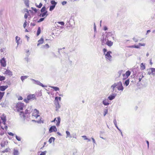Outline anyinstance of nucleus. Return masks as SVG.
I'll return each mask as SVG.
<instances>
[{
  "label": "nucleus",
  "mask_w": 155,
  "mask_h": 155,
  "mask_svg": "<svg viewBox=\"0 0 155 155\" xmlns=\"http://www.w3.org/2000/svg\"><path fill=\"white\" fill-rule=\"evenodd\" d=\"M56 110H57L58 109H59L60 107V106L59 105V103L58 102V103H56Z\"/></svg>",
  "instance_id": "32"
},
{
  "label": "nucleus",
  "mask_w": 155,
  "mask_h": 155,
  "mask_svg": "<svg viewBox=\"0 0 155 155\" xmlns=\"http://www.w3.org/2000/svg\"><path fill=\"white\" fill-rule=\"evenodd\" d=\"M35 99V95L34 94H30L28 95L27 98L24 99V101L26 103H28L29 101L33 100Z\"/></svg>",
  "instance_id": "2"
},
{
  "label": "nucleus",
  "mask_w": 155,
  "mask_h": 155,
  "mask_svg": "<svg viewBox=\"0 0 155 155\" xmlns=\"http://www.w3.org/2000/svg\"><path fill=\"white\" fill-rule=\"evenodd\" d=\"M0 63L2 66L5 67L6 66V61L4 58L0 60Z\"/></svg>",
  "instance_id": "6"
},
{
  "label": "nucleus",
  "mask_w": 155,
  "mask_h": 155,
  "mask_svg": "<svg viewBox=\"0 0 155 155\" xmlns=\"http://www.w3.org/2000/svg\"><path fill=\"white\" fill-rule=\"evenodd\" d=\"M55 140V138L54 137H51L49 139L48 142L50 143H52V140L54 142Z\"/></svg>",
  "instance_id": "23"
},
{
  "label": "nucleus",
  "mask_w": 155,
  "mask_h": 155,
  "mask_svg": "<svg viewBox=\"0 0 155 155\" xmlns=\"http://www.w3.org/2000/svg\"><path fill=\"white\" fill-rule=\"evenodd\" d=\"M101 39L102 40L101 41V45H104L106 44V42L107 41V40H108L107 38H104V37H103L102 38L101 37Z\"/></svg>",
  "instance_id": "12"
},
{
  "label": "nucleus",
  "mask_w": 155,
  "mask_h": 155,
  "mask_svg": "<svg viewBox=\"0 0 155 155\" xmlns=\"http://www.w3.org/2000/svg\"><path fill=\"white\" fill-rule=\"evenodd\" d=\"M51 88L53 89L54 90H55V91H59V88L57 87H54V86H50V87Z\"/></svg>",
  "instance_id": "22"
},
{
  "label": "nucleus",
  "mask_w": 155,
  "mask_h": 155,
  "mask_svg": "<svg viewBox=\"0 0 155 155\" xmlns=\"http://www.w3.org/2000/svg\"><path fill=\"white\" fill-rule=\"evenodd\" d=\"M20 40V38H19L18 36H16L15 37V40L16 42L17 43V45H18L19 44V41Z\"/></svg>",
  "instance_id": "20"
},
{
  "label": "nucleus",
  "mask_w": 155,
  "mask_h": 155,
  "mask_svg": "<svg viewBox=\"0 0 155 155\" xmlns=\"http://www.w3.org/2000/svg\"><path fill=\"white\" fill-rule=\"evenodd\" d=\"M103 104L105 106H108L109 105V103H108V100L105 99L102 101Z\"/></svg>",
  "instance_id": "16"
},
{
  "label": "nucleus",
  "mask_w": 155,
  "mask_h": 155,
  "mask_svg": "<svg viewBox=\"0 0 155 155\" xmlns=\"http://www.w3.org/2000/svg\"><path fill=\"white\" fill-rule=\"evenodd\" d=\"M35 5L37 7L39 8H40L42 7V4L41 3H40L39 4V5H37L36 3Z\"/></svg>",
  "instance_id": "36"
},
{
  "label": "nucleus",
  "mask_w": 155,
  "mask_h": 155,
  "mask_svg": "<svg viewBox=\"0 0 155 155\" xmlns=\"http://www.w3.org/2000/svg\"><path fill=\"white\" fill-rule=\"evenodd\" d=\"M14 155H18L19 152L18 150L14 149L13 153Z\"/></svg>",
  "instance_id": "27"
},
{
  "label": "nucleus",
  "mask_w": 155,
  "mask_h": 155,
  "mask_svg": "<svg viewBox=\"0 0 155 155\" xmlns=\"http://www.w3.org/2000/svg\"><path fill=\"white\" fill-rule=\"evenodd\" d=\"M139 46H144L145 45V44L144 43H139Z\"/></svg>",
  "instance_id": "56"
},
{
  "label": "nucleus",
  "mask_w": 155,
  "mask_h": 155,
  "mask_svg": "<svg viewBox=\"0 0 155 155\" xmlns=\"http://www.w3.org/2000/svg\"><path fill=\"white\" fill-rule=\"evenodd\" d=\"M5 69L6 70V71L4 72V74H6L10 77L12 76V73L11 71L8 69Z\"/></svg>",
  "instance_id": "8"
},
{
  "label": "nucleus",
  "mask_w": 155,
  "mask_h": 155,
  "mask_svg": "<svg viewBox=\"0 0 155 155\" xmlns=\"http://www.w3.org/2000/svg\"><path fill=\"white\" fill-rule=\"evenodd\" d=\"M32 108V106H31L30 107H29L27 109H28V110H30V111H29V113H31V112Z\"/></svg>",
  "instance_id": "44"
},
{
  "label": "nucleus",
  "mask_w": 155,
  "mask_h": 155,
  "mask_svg": "<svg viewBox=\"0 0 155 155\" xmlns=\"http://www.w3.org/2000/svg\"><path fill=\"white\" fill-rule=\"evenodd\" d=\"M51 3L53 5H54L55 6V5L56 4V3L54 1H51Z\"/></svg>",
  "instance_id": "43"
},
{
  "label": "nucleus",
  "mask_w": 155,
  "mask_h": 155,
  "mask_svg": "<svg viewBox=\"0 0 155 155\" xmlns=\"http://www.w3.org/2000/svg\"><path fill=\"white\" fill-rule=\"evenodd\" d=\"M104 116H105L106 115V114H107V110L105 109L104 110Z\"/></svg>",
  "instance_id": "48"
},
{
  "label": "nucleus",
  "mask_w": 155,
  "mask_h": 155,
  "mask_svg": "<svg viewBox=\"0 0 155 155\" xmlns=\"http://www.w3.org/2000/svg\"><path fill=\"white\" fill-rule=\"evenodd\" d=\"M116 85V88L117 89L118 91H122L124 90V87L122 85V84L121 81L115 83Z\"/></svg>",
  "instance_id": "3"
},
{
  "label": "nucleus",
  "mask_w": 155,
  "mask_h": 155,
  "mask_svg": "<svg viewBox=\"0 0 155 155\" xmlns=\"http://www.w3.org/2000/svg\"><path fill=\"white\" fill-rule=\"evenodd\" d=\"M31 80L33 81V83L35 84H37L42 86L43 87H46V86L44 85L42 83H41L38 80H35L33 79H31Z\"/></svg>",
  "instance_id": "5"
},
{
  "label": "nucleus",
  "mask_w": 155,
  "mask_h": 155,
  "mask_svg": "<svg viewBox=\"0 0 155 155\" xmlns=\"http://www.w3.org/2000/svg\"><path fill=\"white\" fill-rule=\"evenodd\" d=\"M57 131V129L55 126H51L49 129V132L50 133L53 132H56Z\"/></svg>",
  "instance_id": "7"
},
{
  "label": "nucleus",
  "mask_w": 155,
  "mask_h": 155,
  "mask_svg": "<svg viewBox=\"0 0 155 155\" xmlns=\"http://www.w3.org/2000/svg\"><path fill=\"white\" fill-rule=\"evenodd\" d=\"M45 47H47V48H48L49 47V46L48 44H46L45 45H43L42 47V48H45Z\"/></svg>",
  "instance_id": "40"
},
{
  "label": "nucleus",
  "mask_w": 155,
  "mask_h": 155,
  "mask_svg": "<svg viewBox=\"0 0 155 155\" xmlns=\"http://www.w3.org/2000/svg\"><path fill=\"white\" fill-rule=\"evenodd\" d=\"M58 23L62 25H64V23L63 21L58 22Z\"/></svg>",
  "instance_id": "49"
},
{
  "label": "nucleus",
  "mask_w": 155,
  "mask_h": 155,
  "mask_svg": "<svg viewBox=\"0 0 155 155\" xmlns=\"http://www.w3.org/2000/svg\"><path fill=\"white\" fill-rule=\"evenodd\" d=\"M58 97H55V102L56 103H58Z\"/></svg>",
  "instance_id": "47"
},
{
  "label": "nucleus",
  "mask_w": 155,
  "mask_h": 155,
  "mask_svg": "<svg viewBox=\"0 0 155 155\" xmlns=\"http://www.w3.org/2000/svg\"><path fill=\"white\" fill-rule=\"evenodd\" d=\"M134 48H140V46L138 45H134Z\"/></svg>",
  "instance_id": "62"
},
{
  "label": "nucleus",
  "mask_w": 155,
  "mask_h": 155,
  "mask_svg": "<svg viewBox=\"0 0 155 155\" xmlns=\"http://www.w3.org/2000/svg\"><path fill=\"white\" fill-rule=\"evenodd\" d=\"M41 33V28L40 27L38 28V30L37 31V35L38 36V35Z\"/></svg>",
  "instance_id": "34"
},
{
  "label": "nucleus",
  "mask_w": 155,
  "mask_h": 155,
  "mask_svg": "<svg viewBox=\"0 0 155 155\" xmlns=\"http://www.w3.org/2000/svg\"><path fill=\"white\" fill-rule=\"evenodd\" d=\"M5 79V77L3 76H1L0 75V81H2L4 80Z\"/></svg>",
  "instance_id": "39"
},
{
  "label": "nucleus",
  "mask_w": 155,
  "mask_h": 155,
  "mask_svg": "<svg viewBox=\"0 0 155 155\" xmlns=\"http://www.w3.org/2000/svg\"><path fill=\"white\" fill-rule=\"evenodd\" d=\"M46 8L45 6L43 7L41 10V13L44 12H45Z\"/></svg>",
  "instance_id": "33"
},
{
  "label": "nucleus",
  "mask_w": 155,
  "mask_h": 155,
  "mask_svg": "<svg viewBox=\"0 0 155 155\" xmlns=\"http://www.w3.org/2000/svg\"><path fill=\"white\" fill-rule=\"evenodd\" d=\"M1 119L3 121H6V117L4 114H3L2 116L1 117Z\"/></svg>",
  "instance_id": "21"
},
{
  "label": "nucleus",
  "mask_w": 155,
  "mask_h": 155,
  "mask_svg": "<svg viewBox=\"0 0 155 155\" xmlns=\"http://www.w3.org/2000/svg\"><path fill=\"white\" fill-rule=\"evenodd\" d=\"M4 93V92H0V101L2 99L3 97V96Z\"/></svg>",
  "instance_id": "30"
},
{
  "label": "nucleus",
  "mask_w": 155,
  "mask_h": 155,
  "mask_svg": "<svg viewBox=\"0 0 155 155\" xmlns=\"http://www.w3.org/2000/svg\"><path fill=\"white\" fill-rule=\"evenodd\" d=\"M116 95L117 94H112V95L109 96L108 97V99L110 101H112L115 98Z\"/></svg>",
  "instance_id": "11"
},
{
  "label": "nucleus",
  "mask_w": 155,
  "mask_h": 155,
  "mask_svg": "<svg viewBox=\"0 0 155 155\" xmlns=\"http://www.w3.org/2000/svg\"><path fill=\"white\" fill-rule=\"evenodd\" d=\"M28 111H30V110L27 109H26V110H25V114H29V113Z\"/></svg>",
  "instance_id": "51"
},
{
  "label": "nucleus",
  "mask_w": 155,
  "mask_h": 155,
  "mask_svg": "<svg viewBox=\"0 0 155 155\" xmlns=\"http://www.w3.org/2000/svg\"><path fill=\"white\" fill-rule=\"evenodd\" d=\"M67 2L66 1H63L62 2V5H64L67 4Z\"/></svg>",
  "instance_id": "57"
},
{
  "label": "nucleus",
  "mask_w": 155,
  "mask_h": 155,
  "mask_svg": "<svg viewBox=\"0 0 155 155\" xmlns=\"http://www.w3.org/2000/svg\"><path fill=\"white\" fill-rule=\"evenodd\" d=\"M150 71H151L152 73V74H155V68H151L150 69Z\"/></svg>",
  "instance_id": "24"
},
{
  "label": "nucleus",
  "mask_w": 155,
  "mask_h": 155,
  "mask_svg": "<svg viewBox=\"0 0 155 155\" xmlns=\"http://www.w3.org/2000/svg\"><path fill=\"white\" fill-rule=\"evenodd\" d=\"M112 53L111 51H109L107 52L106 54H105V58L110 61H111L112 60V57L110 55V54Z\"/></svg>",
  "instance_id": "4"
},
{
  "label": "nucleus",
  "mask_w": 155,
  "mask_h": 155,
  "mask_svg": "<svg viewBox=\"0 0 155 155\" xmlns=\"http://www.w3.org/2000/svg\"><path fill=\"white\" fill-rule=\"evenodd\" d=\"M116 84H115V83L112 84L111 86V88L112 89L111 91L112 92L115 91V92H117V90H115V89L116 87Z\"/></svg>",
  "instance_id": "14"
},
{
  "label": "nucleus",
  "mask_w": 155,
  "mask_h": 155,
  "mask_svg": "<svg viewBox=\"0 0 155 155\" xmlns=\"http://www.w3.org/2000/svg\"><path fill=\"white\" fill-rule=\"evenodd\" d=\"M20 116H22L24 117H25V115L24 113L23 112H21L20 113Z\"/></svg>",
  "instance_id": "50"
},
{
  "label": "nucleus",
  "mask_w": 155,
  "mask_h": 155,
  "mask_svg": "<svg viewBox=\"0 0 155 155\" xmlns=\"http://www.w3.org/2000/svg\"><path fill=\"white\" fill-rule=\"evenodd\" d=\"M56 118H55L54 119V120L52 121H51V122H54L55 121V120H56V121L57 122V123H56V125L57 126H58L60 124V123L61 118L60 117H58L57 118V120H56Z\"/></svg>",
  "instance_id": "10"
},
{
  "label": "nucleus",
  "mask_w": 155,
  "mask_h": 155,
  "mask_svg": "<svg viewBox=\"0 0 155 155\" xmlns=\"http://www.w3.org/2000/svg\"><path fill=\"white\" fill-rule=\"evenodd\" d=\"M48 15L47 11H46L40 14L39 16L40 17H44L45 18L48 16Z\"/></svg>",
  "instance_id": "13"
},
{
  "label": "nucleus",
  "mask_w": 155,
  "mask_h": 155,
  "mask_svg": "<svg viewBox=\"0 0 155 155\" xmlns=\"http://www.w3.org/2000/svg\"><path fill=\"white\" fill-rule=\"evenodd\" d=\"M107 49L106 48H104L103 49V51L104 54H105V52L107 51Z\"/></svg>",
  "instance_id": "60"
},
{
  "label": "nucleus",
  "mask_w": 155,
  "mask_h": 155,
  "mask_svg": "<svg viewBox=\"0 0 155 155\" xmlns=\"http://www.w3.org/2000/svg\"><path fill=\"white\" fill-rule=\"evenodd\" d=\"M45 18H41L38 21V22H40L44 20Z\"/></svg>",
  "instance_id": "38"
},
{
  "label": "nucleus",
  "mask_w": 155,
  "mask_h": 155,
  "mask_svg": "<svg viewBox=\"0 0 155 155\" xmlns=\"http://www.w3.org/2000/svg\"><path fill=\"white\" fill-rule=\"evenodd\" d=\"M8 134L9 135L11 136H13L14 135V134L12 132H9L8 133Z\"/></svg>",
  "instance_id": "59"
},
{
  "label": "nucleus",
  "mask_w": 155,
  "mask_h": 155,
  "mask_svg": "<svg viewBox=\"0 0 155 155\" xmlns=\"http://www.w3.org/2000/svg\"><path fill=\"white\" fill-rule=\"evenodd\" d=\"M14 110L19 111L23 109V108L24 107V105L23 103L19 102L17 103L14 104Z\"/></svg>",
  "instance_id": "1"
},
{
  "label": "nucleus",
  "mask_w": 155,
  "mask_h": 155,
  "mask_svg": "<svg viewBox=\"0 0 155 155\" xmlns=\"http://www.w3.org/2000/svg\"><path fill=\"white\" fill-rule=\"evenodd\" d=\"M146 142L148 148V149L149 148V142L148 140H146Z\"/></svg>",
  "instance_id": "63"
},
{
  "label": "nucleus",
  "mask_w": 155,
  "mask_h": 155,
  "mask_svg": "<svg viewBox=\"0 0 155 155\" xmlns=\"http://www.w3.org/2000/svg\"><path fill=\"white\" fill-rule=\"evenodd\" d=\"M66 133L67 134V136H66L67 138L68 137H70V138H71V136L70 135V133L69 132L67 131H66Z\"/></svg>",
  "instance_id": "28"
},
{
  "label": "nucleus",
  "mask_w": 155,
  "mask_h": 155,
  "mask_svg": "<svg viewBox=\"0 0 155 155\" xmlns=\"http://www.w3.org/2000/svg\"><path fill=\"white\" fill-rule=\"evenodd\" d=\"M147 71H148L147 74H148L150 75L151 74H152V72H151V71H150V69H148Z\"/></svg>",
  "instance_id": "45"
},
{
  "label": "nucleus",
  "mask_w": 155,
  "mask_h": 155,
  "mask_svg": "<svg viewBox=\"0 0 155 155\" xmlns=\"http://www.w3.org/2000/svg\"><path fill=\"white\" fill-rule=\"evenodd\" d=\"M8 85L2 86H0V90L2 91H4L8 87Z\"/></svg>",
  "instance_id": "15"
},
{
  "label": "nucleus",
  "mask_w": 155,
  "mask_h": 155,
  "mask_svg": "<svg viewBox=\"0 0 155 155\" xmlns=\"http://www.w3.org/2000/svg\"><path fill=\"white\" fill-rule=\"evenodd\" d=\"M144 77L143 75H140V77L139 78V82L141 81V79H142V78Z\"/></svg>",
  "instance_id": "41"
},
{
  "label": "nucleus",
  "mask_w": 155,
  "mask_h": 155,
  "mask_svg": "<svg viewBox=\"0 0 155 155\" xmlns=\"http://www.w3.org/2000/svg\"><path fill=\"white\" fill-rule=\"evenodd\" d=\"M140 68H141V69L142 70H143L145 68V67L143 63H142L141 64Z\"/></svg>",
  "instance_id": "31"
},
{
  "label": "nucleus",
  "mask_w": 155,
  "mask_h": 155,
  "mask_svg": "<svg viewBox=\"0 0 155 155\" xmlns=\"http://www.w3.org/2000/svg\"><path fill=\"white\" fill-rule=\"evenodd\" d=\"M123 71V70H120L118 71V73L119 74V75H118L119 77H120Z\"/></svg>",
  "instance_id": "42"
},
{
  "label": "nucleus",
  "mask_w": 155,
  "mask_h": 155,
  "mask_svg": "<svg viewBox=\"0 0 155 155\" xmlns=\"http://www.w3.org/2000/svg\"><path fill=\"white\" fill-rule=\"evenodd\" d=\"M133 39L136 42H138V39L135 38H133Z\"/></svg>",
  "instance_id": "53"
},
{
  "label": "nucleus",
  "mask_w": 155,
  "mask_h": 155,
  "mask_svg": "<svg viewBox=\"0 0 155 155\" xmlns=\"http://www.w3.org/2000/svg\"><path fill=\"white\" fill-rule=\"evenodd\" d=\"M28 76H22L21 77V79L22 81H23L25 79H27L28 77Z\"/></svg>",
  "instance_id": "25"
},
{
  "label": "nucleus",
  "mask_w": 155,
  "mask_h": 155,
  "mask_svg": "<svg viewBox=\"0 0 155 155\" xmlns=\"http://www.w3.org/2000/svg\"><path fill=\"white\" fill-rule=\"evenodd\" d=\"M29 14H28V13H25L24 15V18L25 19H26L28 17V15Z\"/></svg>",
  "instance_id": "52"
},
{
  "label": "nucleus",
  "mask_w": 155,
  "mask_h": 155,
  "mask_svg": "<svg viewBox=\"0 0 155 155\" xmlns=\"http://www.w3.org/2000/svg\"><path fill=\"white\" fill-rule=\"evenodd\" d=\"M27 21L26 20H25L23 25V27L24 28H25L26 26Z\"/></svg>",
  "instance_id": "54"
},
{
  "label": "nucleus",
  "mask_w": 155,
  "mask_h": 155,
  "mask_svg": "<svg viewBox=\"0 0 155 155\" xmlns=\"http://www.w3.org/2000/svg\"><path fill=\"white\" fill-rule=\"evenodd\" d=\"M130 74V72L129 71H127L125 73V74L126 76V78L128 77Z\"/></svg>",
  "instance_id": "26"
},
{
  "label": "nucleus",
  "mask_w": 155,
  "mask_h": 155,
  "mask_svg": "<svg viewBox=\"0 0 155 155\" xmlns=\"http://www.w3.org/2000/svg\"><path fill=\"white\" fill-rule=\"evenodd\" d=\"M82 137H83L84 140L88 139V138H87V137L86 136H82Z\"/></svg>",
  "instance_id": "61"
},
{
  "label": "nucleus",
  "mask_w": 155,
  "mask_h": 155,
  "mask_svg": "<svg viewBox=\"0 0 155 155\" xmlns=\"http://www.w3.org/2000/svg\"><path fill=\"white\" fill-rule=\"evenodd\" d=\"M5 50V48H1L0 49V51L1 52H4V51Z\"/></svg>",
  "instance_id": "64"
},
{
  "label": "nucleus",
  "mask_w": 155,
  "mask_h": 155,
  "mask_svg": "<svg viewBox=\"0 0 155 155\" xmlns=\"http://www.w3.org/2000/svg\"><path fill=\"white\" fill-rule=\"evenodd\" d=\"M129 79H127L126 80L124 83V84L126 85V86H128L129 84Z\"/></svg>",
  "instance_id": "29"
},
{
  "label": "nucleus",
  "mask_w": 155,
  "mask_h": 155,
  "mask_svg": "<svg viewBox=\"0 0 155 155\" xmlns=\"http://www.w3.org/2000/svg\"><path fill=\"white\" fill-rule=\"evenodd\" d=\"M31 8L35 12H36L37 11V9L36 8L32 7Z\"/></svg>",
  "instance_id": "58"
},
{
  "label": "nucleus",
  "mask_w": 155,
  "mask_h": 155,
  "mask_svg": "<svg viewBox=\"0 0 155 155\" xmlns=\"http://www.w3.org/2000/svg\"><path fill=\"white\" fill-rule=\"evenodd\" d=\"M46 152V151H44L43 152H41L40 155H45Z\"/></svg>",
  "instance_id": "55"
},
{
  "label": "nucleus",
  "mask_w": 155,
  "mask_h": 155,
  "mask_svg": "<svg viewBox=\"0 0 155 155\" xmlns=\"http://www.w3.org/2000/svg\"><path fill=\"white\" fill-rule=\"evenodd\" d=\"M55 6L54 5H52L50 7L49 10L50 11H52L53 10Z\"/></svg>",
  "instance_id": "35"
},
{
  "label": "nucleus",
  "mask_w": 155,
  "mask_h": 155,
  "mask_svg": "<svg viewBox=\"0 0 155 155\" xmlns=\"http://www.w3.org/2000/svg\"><path fill=\"white\" fill-rule=\"evenodd\" d=\"M106 44L108 46L111 47L113 45V42L107 40V41L106 42Z\"/></svg>",
  "instance_id": "17"
},
{
  "label": "nucleus",
  "mask_w": 155,
  "mask_h": 155,
  "mask_svg": "<svg viewBox=\"0 0 155 155\" xmlns=\"http://www.w3.org/2000/svg\"><path fill=\"white\" fill-rule=\"evenodd\" d=\"M15 137L16 138V139L18 141H20L21 140V138L19 137H18L17 135H15Z\"/></svg>",
  "instance_id": "37"
},
{
  "label": "nucleus",
  "mask_w": 155,
  "mask_h": 155,
  "mask_svg": "<svg viewBox=\"0 0 155 155\" xmlns=\"http://www.w3.org/2000/svg\"><path fill=\"white\" fill-rule=\"evenodd\" d=\"M39 111L35 109L34 110V113L33 114V116H35L36 118H37L38 117H40V116L38 115Z\"/></svg>",
  "instance_id": "9"
},
{
  "label": "nucleus",
  "mask_w": 155,
  "mask_h": 155,
  "mask_svg": "<svg viewBox=\"0 0 155 155\" xmlns=\"http://www.w3.org/2000/svg\"><path fill=\"white\" fill-rule=\"evenodd\" d=\"M94 31L95 32L96 31V26L95 24V23H94Z\"/></svg>",
  "instance_id": "46"
},
{
  "label": "nucleus",
  "mask_w": 155,
  "mask_h": 155,
  "mask_svg": "<svg viewBox=\"0 0 155 155\" xmlns=\"http://www.w3.org/2000/svg\"><path fill=\"white\" fill-rule=\"evenodd\" d=\"M38 43L37 44V46H38L42 44L44 42V39L42 38H41V39L39 40L38 41Z\"/></svg>",
  "instance_id": "18"
},
{
  "label": "nucleus",
  "mask_w": 155,
  "mask_h": 155,
  "mask_svg": "<svg viewBox=\"0 0 155 155\" xmlns=\"http://www.w3.org/2000/svg\"><path fill=\"white\" fill-rule=\"evenodd\" d=\"M26 6L27 7H29V0H23Z\"/></svg>",
  "instance_id": "19"
}]
</instances>
